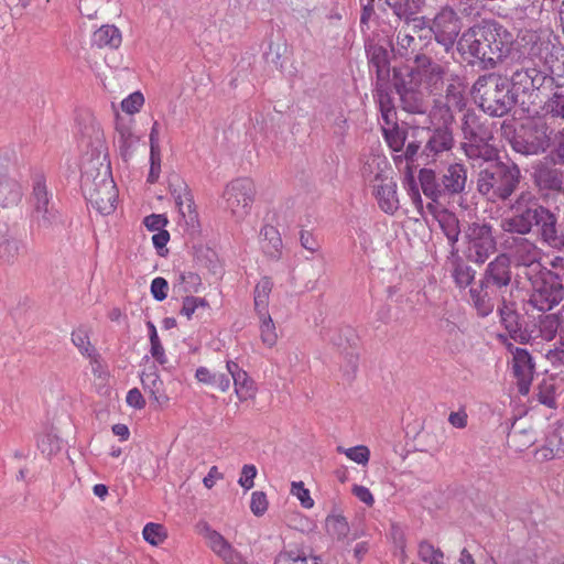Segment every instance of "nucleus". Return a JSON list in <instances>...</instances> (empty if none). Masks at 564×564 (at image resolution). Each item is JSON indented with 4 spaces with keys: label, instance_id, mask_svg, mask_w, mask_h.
Returning <instances> with one entry per match:
<instances>
[{
    "label": "nucleus",
    "instance_id": "1",
    "mask_svg": "<svg viewBox=\"0 0 564 564\" xmlns=\"http://www.w3.org/2000/svg\"><path fill=\"white\" fill-rule=\"evenodd\" d=\"M513 35L495 19H481L467 28L457 41V53L469 66L497 68L509 55Z\"/></svg>",
    "mask_w": 564,
    "mask_h": 564
},
{
    "label": "nucleus",
    "instance_id": "2",
    "mask_svg": "<svg viewBox=\"0 0 564 564\" xmlns=\"http://www.w3.org/2000/svg\"><path fill=\"white\" fill-rule=\"evenodd\" d=\"M512 286L511 257L500 252L486 264L477 284L468 290L469 303L479 317H487L495 311L497 303L512 290Z\"/></svg>",
    "mask_w": 564,
    "mask_h": 564
},
{
    "label": "nucleus",
    "instance_id": "3",
    "mask_svg": "<svg viewBox=\"0 0 564 564\" xmlns=\"http://www.w3.org/2000/svg\"><path fill=\"white\" fill-rule=\"evenodd\" d=\"M522 181L519 165L508 160L489 161L477 174V192L491 203H506L518 191Z\"/></svg>",
    "mask_w": 564,
    "mask_h": 564
},
{
    "label": "nucleus",
    "instance_id": "4",
    "mask_svg": "<svg viewBox=\"0 0 564 564\" xmlns=\"http://www.w3.org/2000/svg\"><path fill=\"white\" fill-rule=\"evenodd\" d=\"M454 147L453 128L446 126L415 127L412 129V140L399 158L404 159L408 166L414 163L427 164L431 160Z\"/></svg>",
    "mask_w": 564,
    "mask_h": 564
},
{
    "label": "nucleus",
    "instance_id": "5",
    "mask_svg": "<svg viewBox=\"0 0 564 564\" xmlns=\"http://www.w3.org/2000/svg\"><path fill=\"white\" fill-rule=\"evenodd\" d=\"M471 91L479 108L491 117L508 115L518 102L509 78L497 73L480 75Z\"/></svg>",
    "mask_w": 564,
    "mask_h": 564
},
{
    "label": "nucleus",
    "instance_id": "6",
    "mask_svg": "<svg viewBox=\"0 0 564 564\" xmlns=\"http://www.w3.org/2000/svg\"><path fill=\"white\" fill-rule=\"evenodd\" d=\"M462 149L468 159L489 162L497 158L498 151L490 143L494 139L492 130L482 116L471 109L467 110L462 119Z\"/></svg>",
    "mask_w": 564,
    "mask_h": 564
},
{
    "label": "nucleus",
    "instance_id": "7",
    "mask_svg": "<svg viewBox=\"0 0 564 564\" xmlns=\"http://www.w3.org/2000/svg\"><path fill=\"white\" fill-rule=\"evenodd\" d=\"M463 241L465 248L463 254L471 263L481 265L497 252V239L494 227L486 220L468 223L463 228Z\"/></svg>",
    "mask_w": 564,
    "mask_h": 564
},
{
    "label": "nucleus",
    "instance_id": "8",
    "mask_svg": "<svg viewBox=\"0 0 564 564\" xmlns=\"http://www.w3.org/2000/svg\"><path fill=\"white\" fill-rule=\"evenodd\" d=\"M543 206L534 193L522 191L510 204L511 216L501 219V229L508 234L529 235L534 230L540 208Z\"/></svg>",
    "mask_w": 564,
    "mask_h": 564
},
{
    "label": "nucleus",
    "instance_id": "9",
    "mask_svg": "<svg viewBox=\"0 0 564 564\" xmlns=\"http://www.w3.org/2000/svg\"><path fill=\"white\" fill-rule=\"evenodd\" d=\"M505 134L512 132L511 149L522 155L533 156L545 153L551 148L552 130L546 124H522L518 130L512 124H502Z\"/></svg>",
    "mask_w": 564,
    "mask_h": 564
},
{
    "label": "nucleus",
    "instance_id": "10",
    "mask_svg": "<svg viewBox=\"0 0 564 564\" xmlns=\"http://www.w3.org/2000/svg\"><path fill=\"white\" fill-rule=\"evenodd\" d=\"M94 141L89 142L93 149L85 153L82 163L80 188L83 194H86V181L95 184L98 189L101 184L106 183L104 178L113 180L104 133L100 130H94Z\"/></svg>",
    "mask_w": 564,
    "mask_h": 564
},
{
    "label": "nucleus",
    "instance_id": "11",
    "mask_svg": "<svg viewBox=\"0 0 564 564\" xmlns=\"http://www.w3.org/2000/svg\"><path fill=\"white\" fill-rule=\"evenodd\" d=\"M531 59L543 66L554 86L564 87V46L551 37H536L529 50Z\"/></svg>",
    "mask_w": 564,
    "mask_h": 564
},
{
    "label": "nucleus",
    "instance_id": "12",
    "mask_svg": "<svg viewBox=\"0 0 564 564\" xmlns=\"http://www.w3.org/2000/svg\"><path fill=\"white\" fill-rule=\"evenodd\" d=\"M530 281L533 289L530 303L539 311H551L564 300L563 275L543 268Z\"/></svg>",
    "mask_w": 564,
    "mask_h": 564
},
{
    "label": "nucleus",
    "instance_id": "13",
    "mask_svg": "<svg viewBox=\"0 0 564 564\" xmlns=\"http://www.w3.org/2000/svg\"><path fill=\"white\" fill-rule=\"evenodd\" d=\"M532 182L546 196H564V163L544 155L532 166Z\"/></svg>",
    "mask_w": 564,
    "mask_h": 564
},
{
    "label": "nucleus",
    "instance_id": "14",
    "mask_svg": "<svg viewBox=\"0 0 564 564\" xmlns=\"http://www.w3.org/2000/svg\"><path fill=\"white\" fill-rule=\"evenodd\" d=\"M462 29L463 19L449 4L438 9L429 26L435 42L443 46L445 52H449L455 44L457 45V41L463 33Z\"/></svg>",
    "mask_w": 564,
    "mask_h": 564
},
{
    "label": "nucleus",
    "instance_id": "15",
    "mask_svg": "<svg viewBox=\"0 0 564 564\" xmlns=\"http://www.w3.org/2000/svg\"><path fill=\"white\" fill-rule=\"evenodd\" d=\"M254 195L253 181L248 177L231 181L224 192L227 208L237 220L243 219L249 214Z\"/></svg>",
    "mask_w": 564,
    "mask_h": 564
},
{
    "label": "nucleus",
    "instance_id": "16",
    "mask_svg": "<svg viewBox=\"0 0 564 564\" xmlns=\"http://www.w3.org/2000/svg\"><path fill=\"white\" fill-rule=\"evenodd\" d=\"M415 73L420 82L430 90L431 94H437L444 85L445 68L430 56L417 53L414 55Z\"/></svg>",
    "mask_w": 564,
    "mask_h": 564
},
{
    "label": "nucleus",
    "instance_id": "17",
    "mask_svg": "<svg viewBox=\"0 0 564 564\" xmlns=\"http://www.w3.org/2000/svg\"><path fill=\"white\" fill-rule=\"evenodd\" d=\"M539 239L546 246L561 250V243L564 241L563 229L558 224V217L549 207L543 206L540 208V214L536 218L534 230Z\"/></svg>",
    "mask_w": 564,
    "mask_h": 564
},
{
    "label": "nucleus",
    "instance_id": "18",
    "mask_svg": "<svg viewBox=\"0 0 564 564\" xmlns=\"http://www.w3.org/2000/svg\"><path fill=\"white\" fill-rule=\"evenodd\" d=\"M106 180L101 187L96 189V185L86 181L85 198L101 215H110L116 209L118 189L113 180Z\"/></svg>",
    "mask_w": 564,
    "mask_h": 564
},
{
    "label": "nucleus",
    "instance_id": "19",
    "mask_svg": "<svg viewBox=\"0 0 564 564\" xmlns=\"http://www.w3.org/2000/svg\"><path fill=\"white\" fill-rule=\"evenodd\" d=\"M365 51L369 61V65L376 69V88H389L390 84V58L388 50L368 39L365 41Z\"/></svg>",
    "mask_w": 564,
    "mask_h": 564
},
{
    "label": "nucleus",
    "instance_id": "20",
    "mask_svg": "<svg viewBox=\"0 0 564 564\" xmlns=\"http://www.w3.org/2000/svg\"><path fill=\"white\" fill-rule=\"evenodd\" d=\"M512 354V371L517 379L518 392L527 395L530 392L535 365L527 349L517 347Z\"/></svg>",
    "mask_w": 564,
    "mask_h": 564
},
{
    "label": "nucleus",
    "instance_id": "21",
    "mask_svg": "<svg viewBox=\"0 0 564 564\" xmlns=\"http://www.w3.org/2000/svg\"><path fill=\"white\" fill-rule=\"evenodd\" d=\"M376 181L379 184H373V195L382 212L393 215L399 209V198L397 195V183L392 177L384 174L383 171L376 173Z\"/></svg>",
    "mask_w": 564,
    "mask_h": 564
},
{
    "label": "nucleus",
    "instance_id": "22",
    "mask_svg": "<svg viewBox=\"0 0 564 564\" xmlns=\"http://www.w3.org/2000/svg\"><path fill=\"white\" fill-rule=\"evenodd\" d=\"M469 262L465 256L459 254L458 248L451 250L448 257L449 272L456 288L459 290L470 289L477 284L475 282L477 272Z\"/></svg>",
    "mask_w": 564,
    "mask_h": 564
},
{
    "label": "nucleus",
    "instance_id": "23",
    "mask_svg": "<svg viewBox=\"0 0 564 564\" xmlns=\"http://www.w3.org/2000/svg\"><path fill=\"white\" fill-rule=\"evenodd\" d=\"M547 75L536 67H525L517 69L509 78L512 89L522 93L539 90L546 82Z\"/></svg>",
    "mask_w": 564,
    "mask_h": 564
},
{
    "label": "nucleus",
    "instance_id": "24",
    "mask_svg": "<svg viewBox=\"0 0 564 564\" xmlns=\"http://www.w3.org/2000/svg\"><path fill=\"white\" fill-rule=\"evenodd\" d=\"M444 198L460 195L467 184V169L459 163L451 164L441 175Z\"/></svg>",
    "mask_w": 564,
    "mask_h": 564
},
{
    "label": "nucleus",
    "instance_id": "25",
    "mask_svg": "<svg viewBox=\"0 0 564 564\" xmlns=\"http://www.w3.org/2000/svg\"><path fill=\"white\" fill-rule=\"evenodd\" d=\"M500 305H498V312L500 315V319L509 336L520 343L524 344L529 340V334L522 329V326L519 322L520 316L512 307V303H508L506 299L500 300Z\"/></svg>",
    "mask_w": 564,
    "mask_h": 564
},
{
    "label": "nucleus",
    "instance_id": "26",
    "mask_svg": "<svg viewBox=\"0 0 564 564\" xmlns=\"http://www.w3.org/2000/svg\"><path fill=\"white\" fill-rule=\"evenodd\" d=\"M226 370L229 372L230 380L232 379L234 381L235 392L238 399L241 402L253 399L256 395V387L248 373L235 361H227Z\"/></svg>",
    "mask_w": 564,
    "mask_h": 564
},
{
    "label": "nucleus",
    "instance_id": "27",
    "mask_svg": "<svg viewBox=\"0 0 564 564\" xmlns=\"http://www.w3.org/2000/svg\"><path fill=\"white\" fill-rule=\"evenodd\" d=\"M512 247L514 248V257L520 265H524L531 269L532 272L536 273L540 269H543L538 259L536 246L524 238L523 236L512 238Z\"/></svg>",
    "mask_w": 564,
    "mask_h": 564
},
{
    "label": "nucleus",
    "instance_id": "28",
    "mask_svg": "<svg viewBox=\"0 0 564 564\" xmlns=\"http://www.w3.org/2000/svg\"><path fill=\"white\" fill-rule=\"evenodd\" d=\"M170 187L181 215L186 218L187 223H195L198 214L188 186L184 182H178L177 184H171Z\"/></svg>",
    "mask_w": 564,
    "mask_h": 564
},
{
    "label": "nucleus",
    "instance_id": "29",
    "mask_svg": "<svg viewBox=\"0 0 564 564\" xmlns=\"http://www.w3.org/2000/svg\"><path fill=\"white\" fill-rule=\"evenodd\" d=\"M538 454L545 460L564 455V419L547 432L545 444L538 451Z\"/></svg>",
    "mask_w": 564,
    "mask_h": 564
},
{
    "label": "nucleus",
    "instance_id": "30",
    "mask_svg": "<svg viewBox=\"0 0 564 564\" xmlns=\"http://www.w3.org/2000/svg\"><path fill=\"white\" fill-rule=\"evenodd\" d=\"M31 221L39 232L50 234L64 226V219L56 208L32 212Z\"/></svg>",
    "mask_w": 564,
    "mask_h": 564
},
{
    "label": "nucleus",
    "instance_id": "31",
    "mask_svg": "<svg viewBox=\"0 0 564 564\" xmlns=\"http://www.w3.org/2000/svg\"><path fill=\"white\" fill-rule=\"evenodd\" d=\"M326 532L338 542L348 544L359 538L357 532L350 533V527L341 514H328L325 520Z\"/></svg>",
    "mask_w": 564,
    "mask_h": 564
},
{
    "label": "nucleus",
    "instance_id": "32",
    "mask_svg": "<svg viewBox=\"0 0 564 564\" xmlns=\"http://www.w3.org/2000/svg\"><path fill=\"white\" fill-rule=\"evenodd\" d=\"M444 98V102L449 104L451 107L457 108V111L465 109L467 105L466 85L458 75H452L447 79Z\"/></svg>",
    "mask_w": 564,
    "mask_h": 564
},
{
    "label": "nucleus",
    "instance_id": "33",
    "mask_svg": "<svg viewBox=\"0 0 564 564\" xmlns=\"http://www.w3.org/2000/svg\"><path fill=\"white\" fill-rule=\"evenodd\" d=\"M420 186L423 194L432 202L437 203L444 198L442 178L432 169H421L419 172Z\"/></svg>",
    "mask_w": 564,
    "mask_h": 564
},
{
    "label": "nucleus",
    "instance_id": "34",
    "mask_svg": "<svg viewBox=\"0 0 564 564\" xmlns=\"http://www.w3.org/2000/svg\"><path fill=\"white\" fill-rule=\"evenodd\" d=\"M261 248L271 259L278 260L282 256V238L279 230L271 225H264L260 230Z\"/></svg>",
    "mask_w": 564,
    "mask_h": 564
},
{
    "label": "nucleus",
    "instance_id": "35",
    "mask_svg": "<svg viewBox=\"0 0 564 564\" xmlns=\"http://www.w3.org/2000/svg\"><path fill=\"white\" fill-rule=\"evenodd\" d=\"M23 197L21 184L11 177H0V207L12 208L20 204Z\"/></svg>",
    "mask_w": 564,
    "mask_h": 564
},
{
    "label": "nucleus",
    "instance_id": "36",
    "mask_svg": "<svg viewBox=\"0 0 564 564\" xmlns=\"http://www.w3.org/2000/svg\"><path fill=\"white\" fill-rule=\"evenodd\" d=\"M116 132L120 156L128 162L134 154L139 138L133 134L129 124L117 120Z\"/></svg>",
    "mask_w": 564,
    "mask_h": 564
},
{
    "label": "nucleus",
    "instance_id": "37",
    "mask_svg": "<svg viewBox=\"0 0 564 564\" xmlns=\"http://www.w3.org/2000/svg\"><path fill=\"white\" fill-rule=\"evenodd\" d=\"M414 127L402 124L395 127H382V134L389 148L393 152H401L406 148L405 142L412 140V129Z\"/></svg>",
    "mask_w": 564,
    "mask_h": 564
},
{
    "label": "nucleus",
    "instance_id": "38",
    "mask_svg": "<svg viewBox=\"0 0 564 564\" xmlns=\"http://www.w3.org/2000/svg\"><path fill=\"white\" fill-rule=\"evenodd\" d=\"M436 220L447 238L448 245L451 246V250H454V248H457V242L459 239V235L463 232V229H460L459 226V219L458 217L447 209L442 210L436 216Z\"/></svg>",
    "mask_w": 564,
    "mask_h": 564
},
{
    "label": "nucleus",
    "instance_id": "39",
    "mask_svg": "<svg viewBox=\"0 0 564 564\" xmlns=\"http://www.w3.org/2000/svg\"><path fill=\"white\" fill-rule=\"evenodd\" d=\"M141 383L150 398L159 405L163 406L169 402V397L163 392V382L155 370L143 371L141 375Z\"/></svg>",
    "mask_w": 564,
    "mask_h": 564
},
{
    "label": "nucleus",
    "instance_id": "40",
    "mask_svg": "<svg viewBox=\"0 0 564 564\" xmlns=\"http://www.w3.org/2000/svg\"><path fill=\"white\" fill-rule=\"evenodd\" d=\"M375 91L381 113V119L383 121L382 127L399 126L397 110L390 96L389 88H378L375 89Z\"/></svg>",
    "mask_w": 564,
    "mask_h": 564
},
{
    "label": "nucleus",
    "instance_id": "41",
    "mask_svg": "<svg viewBox=\"0 0 564 564\" xmlns=\"http://www.w3.org/2000/svg\"><path fill=\"white\" fill-rule=\"evenodd\" d=\"M93 44L102 48H118L122 42L121 32L115 25H102L93 34Z\"/></svg>",
    "mask_w": 564,
    "mask_h": 564
},
{
    "label": "nucleus",
    "instance_id": "42",
    "mask_svg": "<svg viewBox=\"0 0 564 564\" xmlns=\"http://www.w3.org/2000/svg\"><path fill=\"white\" fill-rule=\"evenodd\" d=\"M194 262L200 269H206L216 275L220 273V263L217 253L207 247H194Z\"/></svg>",
    "mask_w": 564,
    "mask_h": 564
},
{
    "label": "nucleus",
    "instance_id": "43",
    "mask_svg": "<svg viewBox=\"0 0 564 564\" xmlns=\"http://www.w3.org/2000/svg\"><path fill=\"white\" fill-rule=\"evenodd\" d=\"M32 212L55 208L51 202V195L48 194L45 180L43 175H37L33 182L32 191Z\"/></svg>",
    "mask_w": 564,
    "mask_h": 564
},
{
    "label": "nucleus",
    "instance_id": "44",
    "mask_svg": "<svg viewBox=\"0 0 564 564\" xmlns=\"http://www.w3.org/2000/svg\"><path fill=\"white\" fill-rule=\"evenodd\" d=\"M414 74H416L415 68H410L408 66L393 67L392 78L390 77V82H392V86L398 95L403 94V91L416 88L414 83Z\"/></svg>",
    "mask_w": 564,
    "mask_h": 564
},
{
    "label": "nucleus",
    "instance_id": "45",
    "mask_svg": "<svg viewBox=\"0 0 564 564\" xmlns=\"http://www.w3.org/2000/svg\"><path fill=\"white\" fill-rule=\"evenodd\" d=\"M274 564H319V557L304 549L281 551L275 556Z\"/></svg>",
    "mask_w": 564,
    "mask_h": 564
},
{
    "label": "nucleus",
    "instance_id": "46",
    "mask_svg": "<svg viewBox=\"0 0 564 564\" xmlns=\"http://www.w3.org/2000/svg\"><path fill=\"white\" fill-rule=\"evenodd\" d=\"M399 97L402 109L409 113H424L427 109L423 93L416 88L403 91Z\"/></svg>",
    "mask_w": 564,
    "mask_h": 564
},
{
    "label": "nucleus",
    "instance_id": "47",
    "mask_svg": "<svg viewBox=\"0 0 564 564\" xmlns=\"http://www.w3.org/2000/svg\"><path fill=\"white\" fill-rule=\"evenodd\" d=\"M199 382L215 386L221 392H226L230 388L229 372H212L205 367H199L195 373Z\"/></svg>",
    "mask_w": 564,
    "mask_h": 564
},
{
    "label": "nucleus",
    "instance_id": "48",
    "mask_svg": "<svg viewBox=\"0 0 564 564\" xmlns=\"http://www.w3.org/2000/svg\"><path fill=\"white\" fill-rule=\"evenodd\" d=\"M554 87L555 89L544 102L543 109L546 116L553 119L564 120V87Z\"/></svg>",
    "mask_w": 564,
    "mask_h": 564
},
{
    "label": "nucleus",
    "instance_id": "49",
    "mask_svg": "<svg viewBox=\"0 0 564 564\" xmlns=\"http://www.w3.org/2000/svg\"><path fill=\"white\" fill-rule=\"evenodd\" d=\"M209 310V303L204 297L186 295L183 297V305L180 314L191 319L197 313V316H204Z\"/></svg>",
    "mask_w": 564,
    "mask_h": 564
},
{
    "label": "nucleus",
    "instance_id": "50",
    "mask_svg": "<svg viewBox=\"0 0 564 564\" xmlns=\"http://www.w3.org/2000/svg\"><path fill=\"white\" fill-rule=\"evenodd\" d=\"M273 288L271 278L263 276L254 288V310L257 313L268 311L269 296Z\"/></svg>",
    "mask_w": 564,
    "mask_h": 564
},
{
    "label": "nucleus",
    "instance_id": "51",
    "mask_svg": "<svg viewBox=\"0 0 564 564\" xmlns=\"http://www.w3.org/2000/svg\"><path fill=\"white\" fill-rule=\"evenodd\" d=\"M454 111L457 108L451 107L449 104L442 100H436L431 111L432 123L437 121L436 126H446L452 128L454 123Z\"/></svg>",
    "mask_w": 564,
    "mask_h": 564
},
{
    "label": "nucleus",
    "instance_id": "52",
    "mask_svg": "<svg viewBox=\"0 0 564 564\" xmlns=\"http://www.w3.org/2000/svg\"><path fill=\"white\" fill-rule=\"evenodd\" d=\"M22 242L15 238L9 237L0 241V260L8 264H13L18 261Z\"/></svg>",
    "mask_w": 564,
    "mask_h": 564
},
{
    "label": "nucleus",
    "instance_id": "53",
    "mask_svg": "<svg viewBox=\"0 0 564 564\" xmlns=\"http://www.w3.org/2000/svg\"><path fill=\"white\" fill-rule=\"evenodd\" d=\"M260 319L261 340L268 347H273L278 340L275 325L268 311L257 313Z\"/></svg>",
    "mask_w": 564,
    "mask_h": 564
},
{
    "label": "nucleus",
    "instance_id": "54",
    "mask_svg": "<svg viewBox=\"0 0 564 564\" xmlns=\"http://www.w3.org/2000/svg\"><path fill=\"white\" fill-rule=\"evenodd\" d=\"M202 285L200 276L195 272H183L180 274L178 283L174 284V292L178 294H189L197 292Z\"/></svg>",
    "mask_w": 564,
    "mask_h": 564
},
{
    "label": "nucleus",
    "instance_id": "55",
    "mask_svg": "<svg viewBox=\"0 0 564 564\" xmlns=\"http://www.w3.org/2000/svg\"><path fill=\"white\" fill-rule=\"evenodd\" d=\"M555 393H556L555 384L551 381L543 380L538 387L536 398L541 404H543L550 409H556L557 402H556Z\"/></svg>",
    "mask_w": 564,
    "mask_h": 564
},
{
    "label": "nucleus",
    "instance_id": "56",
    "mask_svg": "<svg viewBox=\"0 0 564 564\" xmlns=\"http://www.w3.org/2000/svg\"><path fill=\"white\" fill-rule=\"evenodd\" d=\"M204 536L209 547L220 557L231 544L217 531L204 525Z\"/></svg>",
    "mask_w": 564,
    "mask_h": 564
},
{
    "label": "nucleus",
    "instance_id": "57",
    "mask_svg": "<svg viewBox=\"0 0 564 564\" xmlns=\"http://www.w3.org/2000/svg\"><path fill=\"white\" fill-rule=\"evenodd\" d=\"M397 54L401 57H408L415 52L416 41L413 35L405 30H399L395 36Z\"/></svg>",
    "mask_w": 564,
    "mask_h": 564
},
{
    "label": "nucleus",
    "instance_id": "58",
    "mask_svg": "<svg viewBox=\"0 0 564 564\" xmlns=\"http://www.w3.org/2000/svg\"><path fill=\"white\" fill-rule=\"evenodd\" d=\"M288 53V45L285 41L270 43L269 51L265 54L268 63L273 64L276 68H282Z\"/></svg>",
    "mask_w": 564,
    "mask_h": 564
},
{
    "label": "nucleus",
    "instance_id": "59",
    "mask_svg": "<svg viewBox=\"0 0 564 564\" xmlns=\"http://www.w3.org/2000/svg\"><path fill=\"white\" fill-rule=\"evenodd\" d=\"M143 539L151 545L161 544L166 538L167 533L162 524L150 522L143 528Z\"/></svg>",
    "mask_w": 564,
    "mask_h": 564
},
{
    "label": "nucleus",
    "instance_id": "60",
    "mask_svg": "<svg viewBox=\"0 0 564 564\" xmlns=\"http://www.w3.org/2000/svg\"><path fill=\"white\" fill-rule=\"evenodd\" d=\"M419 556L422 561L430 564H441L444 557L440 549L434 547L429 541H422L419 544Z\"/></svg>",
    "mask_w": 564,
    "mask_h": 564
},
{
    "label": "nucleus",
    "instance_id": "61",
    "mask_svg": "<svg viewBox=\"0 0 564 564\" xmlns=\"http://www.w3.org/2000/svg\"><path fill=\"white\" fill-rule=\"evenodd\" d=\"M72 341L83 355L91 357L95 354V348L90 344L88 334L85 329L78 328L74 330L72 333Z\"/></svg>",
    "mask_w": 564,
    "mask_h": 564
},
{
    "label": "nucleus",
    "instance_id": "62",
    "mask_svg": "<svg viewBox=\"0 0 564 564\" xmlns=\"http://www.w3.org/2000/svg\"><path fill=\"white\" fill-rule=\"evenodd\" d=\"M551 147V151L546 155L564 163V127L554 134Z\"/></svg>",
    "mask_w": 564,
    "mask_h": 564
},
{
    "label": "nucleus",
    "instance_id": "63",
    "mask_svg": "<svg viewBox=\"0 0 564 564\" xmlns=\"http://www.w3.org/2000/svg\"><path fill=\"white\" fill-rule=\"evenodd\" d=\"M345 455L359 465H367L370 458V451L365 445H357L345 451Z\"/></svg>",
    "mask_w": 564,
    "mask_h": 564
},
{
    "label": "nucleus",
    "instance_id": "64",
    "mask_svg": "<svg viewBox=\"0 0 564 564\" xmlns=\"http://www.w3.org/2000/svg\"><path fill=\"white\" fill-rule=\"evenodd\" d=\"M144 104V97L141 93L135 91L129 95L121 102V108L124 112L133 115L140 110Z\"/></svg>",
    "mask_w": 564,
    "mask_h": 564
}]
</instances>
